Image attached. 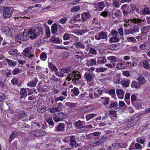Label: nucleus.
<instances>
[{
  "label": "nucleus",
  "instance_id": "obj_1",
  "mask_svg": "<svg viewBox=\"0 0 150 150\" xmlns=\"http://www.w3.org/2000/svg\"><path fill=\"white\" fill-rule=\"evenodd\" d=\"M81 77V75L78 71H74L69 74L67 80L70 81L71 80L75 83H76L77 80H79Z\"/></svg>",
  "mask_w": 150,
  "mask_h": 150
},
{
  "label": "nucleus",
  "instance_id": "obj_2",
  "mask_svg": "<svg viewBox=\"0 0 150 150\" xmlns=\"http://www.w3.org/2000/svg\"><path fill=\"white\" fill-rule=\"evenodd\" d=\"M0 9L3 11H2V12L3 13V17L4 18L10 17L13 14V11L9 7H2Z\"/></svg>",
  "mask_w": 150,
  "mask_h": 150
},
{
  "label": "nucleus",
  "instance_id": "obj_3",
  "mask_svg": "<svg viewBox=\"0 0 150 150\" xmlns=\"http://www.w3.org/2000/svg\"><path fill=\"white\" fill-rule=\"evenodd\" d=\"M30 134L31 136L38 137L45 136L46 134V133L45 132L42 130H36L31 131L30 132Z\"/></svg>",
  "mask_w": 150,
  "mask_h": 150
},
{
  "label": "nucleus",
  "instance_id": "obj_4",
  "mask_svg": "<svg viewBox=\"0 0 150 150\" xmlns=\"http://www.w3.org/2000/svg\"><path fill=\"white\" fill-rule=\"evenodd\" d=\"M66 116L64 113L60 112L55 113L54 116L53 118L55 122L61 121L62 119L66 118Z\"/></svg>",
  "mask_w": 150,
  "mask_h": 150
},
{
  "label": "nucleus",
  "instance_id": "obj_5",
  "mask_svg": "<svg viewBox=\"0 0 150 150\" xmlns=\"http://www.w3.org/2000/svg\"><path fill=\"white\" fill-rule=\"evenodd\" d=\"M95 38L97 40H100L101 39H105L106 40H107V35L105 33L101 32L98 34L95 35Z\"/></svg>",
  "mask_w": 150,
  "mask_h": 150
},
{
  "label": "nucleus",
  "instance_id": "obj_6",
  "mask_svg": "<svg viewBox=\"0 0 150 150\" xmlns=\"http://www.w3.org/2000/svg\"><path fill=\"white\" fill-rule=\"evenodd\" d=\"M23 34H17V37L16 38V40H18L19 39L21 40H26L29 38L28 36L27 35L24 34V32H23Z\"/></svg>",
  "mask_w": 150,
  "mask_h": 150
},
{
  "label": "nucleus",
  "instance_id": "obj_7",
  "mask_svg": "<svg viewBox=\"0 0 150 150\" xmlns=\"http://www.w3.org/2000/svg\"><path fill=\"white\" fill-rule=\"evenodd\" d=\"M138 118L137 117H132L130 118L128 121L127 125L129 126L130 125L129 127L132 125L133 126L134 125L136 124L137 122Z\"/></svg>",
  "mask_w": 150,
  "mask_h": 150
},
{
  "label": "nucleus",
  "instance_id": "obj_8",
  "mask_svg": "<svg viewBox=\"0 0 150 150\" xmlns=\"http://www.w3.org/2000/svg\"><path fill=\"white\" fill-rule=\"evenodd\" d=\"M22 54L23 55H25L26 57H29L30 58H31L33 56V54H30L29 47L25 48L23 51L22 53Z\"/></svg>",
  "mask_w": 150,
  "mask_h": 150
},
{
  "label": "nucleus",
  "instance_id": "obj_9",
  "mask_svg": "<svg viewBox=\"0 0 150 150\" xmlns=\"http://www.w3.org/2000/svg\"><path fill=\"white\" fill-rule=\"evenodd\" d=\"M91 17V15L89 12H84L81 15V18L83 21L85 22L89 18Z\"/></svg>",
  "mask_w": 150,
  "mask_h": 150
},
{
  "label": "nucleus",
  "instance_id": "obj_10",
  "mask_svg": "<svg viewBox=\"0 0 150 150\" xmlns=\"http://www.w3.org/2000/svg\"><path fill=\"white\" fill-rule=\"evenodd\" d=\"M139 28L136 25H133L131 28V31H132V33L138 32Z\"/></svg>",
  "mask_w": 150,
  "mask_h": 150
},
{
  "label": "nucleus",
  "instance_id": "obj_11",
  "mask_svg": "<svg viewBox=\"0 0 150 150\" xmlns=\"http://www.w3.org/2000/svg\"><path fill=\"white\" fill-rule=\"evenodd\" d=\"M64 128L63 124L59 123L57 126L56 131H63L64 130Z\"/></svg>",
  "mask_w": 150,
  "mask_h": 150
},
{
  "label": "nucleus",
  "instance_id": "obj_12",
  "mask_svg": "<svg viewBox=\"0 0 150 150\" xmlns=\"http://www.w3.org/2000/svg\"><path fill=\"white\" fill-rule=\"evenodd\" d=\"M131 87L133 88L138 89H139L140 87V86L139 85V84L138 82L135 81H132L131 85Z\"/></svg>",
  "mask_w": 150,
  "mask_h": 150
},
{
  "label": "nucleus",
  "instance_id": "obj_13",
  "mask_svg": "<svg viewBox=\"0 0 150 150\" xmlns=\"http://www.w3.org/2000/svg\"><path fill=\"white\" fill-rule=\"evenodd\" d=\"M130 21H132L134 23H137L138 25H140L141 23V22L143 21L141 19L133 18L132 19H130Z\"/></svg>",
  "mask_w": 150,
  "mask_h": 150
},
{
  "label": "nucleus",
  "instance_id": "obj_14",
  "mask_svg": "<svg viewBox=\"0 0 150 150\" xmlns=\"http://www.w3.org/2000/svg\"><path fill=\"white\" fill-rule=\"evenodd\" d=\"M70 139V146L71 147L74 146L76 144V141L75 140V137L74 136H71Z\"/></svg>",
  "mask_w": 150,
  "mask_h": 150
},
{
  "label": "nucleus",
  "instance_id": "obj_15",
  "mask_svg": "<svg viewBox=\"0 0 150 150\" xmlns=\"http://www.w3.org/2000/svg\"><path fill=\"white\" fill-rule=\"evenodd\" d=\"M98 59H99L97 60V62L98 64H104L106 62V59L105 57L98 58Z\"/></svg>",
  "mask_w": 150,
  "mask_h": 150
},
{
  "label": "nucleus",
  "instance_id": "obj_16",
  "mask_svg": "<svg viewBox=\"0 0 150 150\" xmlns=\"http://www.w3.org/2000/svg\"><path fill=\"white\" fill-rule=\"evenodd\" d=\"M84 122L81 121L80 120L79 121L75 123V125L79 129H81L83 127V125Z\"/></svg>",
  "mask_w": 150,
  "mask_h": 150
},
{
  "label": "nucleus",
  "instance_id": "obj_17",
  "mask_svg": "<svg viewBox=\"0 0 150 150\" xmlns=\"http://www.w3.org/2000/svg\"><path fill=\"white\" fill-rule=\"evenodd\" d=\"M47 108L45 106H40L37 108L38 111L39 113L45 112L46 111Z\"/></svg>",
  "mask_w": 150,
  "mask_h": 150
},
{
  "label": "nucleus",
  "instance_id": "obj_18",
  "mask_svg": "<svg viewBox=\"0 0 150 150\" xmlns=\"http://www.w3.org/2000/svg\"><path fill=\"white\" fill-rule=\"evenodd\" d=\"M84 77L87 81L90 82L92 79V76L91 74L88 73H86L84 75Z\"/></svg>",
  "mask_w": 150,
  "mask_h": 150
},
{
  "label": "nucleus",
  "instance_id": "obj_19",
  "mask_svg": "<svg viewBox=\"0 0 150 150\" xmlns=\"http://www.w3.org/2000/svg\"><path fill=\"white\" fill-rule=\"evenodd\" d=\"M137 80L139 81L138 83L139 84V85H143L145 83V79L143 77L141 76L137 78Z\"/></svg>",
  "mask_w": 150,
  "mask_h": 150
},
{
  "label": "nucleus",
  "instance_id": "obj_20",
  "mask_svg": "<svg viewBox=\"0 0 150 150\" xmlns=\"http://www.w3.org/2000/svg\"><path fill=\"white\" fill-rule=\"evenodd\" d=\"M77 48H80L82 49H84L85 48V46L81 44V41L77 42L75 45Z\"/></svg>",
  "mask_w": 150,
  "mask_h": 150
},
{
  "label": "nucleus",
  "instance_id": "obj_21",
  "mask_svg": "<svg viewBox=\"0 0 150 150\" xmlns=\"http://www.w3.org/2000/svg\"><path fill=\"white\" fill-rule=\"evenodd\" d=\"M38 81V80L36 79L34 81H32L31 82L29 83L28 84V86L34 87L36 85V83Z\"/></svg>",
  "mask_w": 150,
  "mask_h": 150
},
{
  "label": "nucleus",
  "instance_id": "obj_22",
  "mask_svg": "<svg viewBox=\"0 0 150 150\" xmlns=\"http://www.w3.org/2000/svg\"><path fill=\"white\" fill-rule=\"evenodd\" d=\"M96 114L91 113L88 114L86 115V119L87 121L91 119L94 117L96 115Z\"/></svg>",
  "mask_w": 150,
  "mask_h": 150
},
{
  "label": "nucleus",
  "instance_id": "obj_23",
  "mask_svg": "<svg viewBox=\"0 0 150 150\" xmlns=\"http://www.w3.org/2000/svg\"><path fill=\"white\" fill-rule=\"evenodd\" d=\"M71 92L75 96H77L79 93V91L78 88L76 87H74L71 90Z\"/></svg>",
  "mask_w": 150,
  "mask_h": 150
},
{
  "label": "nucleus",
  "instance_id": "obj_24",
  "mask_svg": "<svg viewBox=\"0 0 150 150\" xmlns=\"http://www.w3.org/2000/svg\"><path fill=\"white\" fill-rule=\"evenodd\" d=\"M51 42H54V43H60V41L59 38H55L54 37H52L51 38Z\"/></svg>",
  "mask_w": 150,
  "mask_h": 150
},
{
  "label": "nucleus",
  "instance_id": "obj_25",
  "mask_svg": "<svg viewBox=\"0 0 150 150\" xmlns=\"http://www.w3.org/2000/svg\"><path fill=\"white\" fill-rule=\"evenodd\" d=\"M120 39L119 38L114 37L111 38L109 40V42L110 43L112 42H118L119 41Z\"/></svg>",
  "mask_w": 150,
  "mask_h": 150
},
{
  "label": "nucleus",
  "instance_id": "obj_26",
  "mask_svg": "<svg viewBox=\"0 0 150 150\" xmlns=\"http://www.w3.org/2000/svg\"><path fill=\"white\" fill-rule=\"evenodd\" d=\"M101 99H104L105 101H104L103 103L104 105H107L109 104V98L108 97H101Z\"/></svg>",
  "mask_w": 150,
  "mask_h": 150
},
{
  "label": "nucleus",
  "instance_id": "obj_27",
  "mask_svg": "<svg viewBox=\"0 0 150 150\" xmlns=\"http://www.w3.org/2000/svg\"><path fill=\"white\" fill-rule=\"evenodd\" d=\"M80 9V7L79 6H76L73 7L71 10V12H75L78 11Z\"/></svg>",
  "mask_w": 150,
  "mask_h": 150
},
{
  "label": "nucleus",
  "instance_id": "obj_28",
  "mask_svg": "<svg viewBox=\"0 0 150 150\" xmlns=\"http://www.w3.org/2000/svg\"><path fill=\"white\" fill-rule=\"evenodd\" d=\"M26 92V91L25 88H23L21 89L20 92V94L21 95L20 97L21 99H22L24 97L23 95Z\"/></svg>",
  "mask_w": 150,
  "mask_h": 150
},
{
  "label": "nucleus",
  "instance_id": "obj_29",
  "mask_svg": "<svg viewBox=\"0 0 150 150\" xmlns=\"http://www.w3.org/2000/svg\"><path fill=\"white\" fill-rule=\"evenodd\" d=\"M49 67L50 69L55 71V72H57L58 71V69L56 66L52 63H50L49 64Z\"/></svg>",
  "mask_w": 150,
  "mask_h": 150
},
{
  "label": "nucleus",
  "instance_id": "obj_30",
  "mask_svg": "<svg viewBox=\"0 0 150 150\" xmlns=\"http://www.w3.org/2000/svg\"><path fill=\"white\" fill-rule=\"evenodd\" d=\"M57 30V25L56 24H54L51 27L52 33H55Z\"/></svg>",
  "mask_w": 150,
  "mask_h": 150
},
{
  "label": "nucleus",
  "instance_id": "obj_31",
  "mask_svg": "<svg viewBox=\"0 0 150 150\" xmlns=\"http://www.w3.org/2000/svg\"><path fill=\"white\" fill-rule=\"evenodd\" d=\"M107 59L108 60L110 61V62H116L117 60L115 56H111L108 57Z\"/></svg>",
  "mask_w": 150,
  "mask_h": 150
},
{
  "label": "nucleus",
  "instance_id": "obj_32",
  "mask_svg": "<svg viewBox=\"0 0 150 150\" xmlns=\"http://www.w3.org/2000/svg\"><path fill=\"white\" fill-rule=\"evenodd\" d=\"M40 58L42 60H45L47 58V56L45 52H42L40 55Z\"/></svg>",
  "mask_w": 150,
  "mask_h": 150
},
{
  "label": "nucleus",
  "instance_id": "obj_33",
  "mask_svg": "<svg viewBox=\"0 0 150 150\" xmlns=\"http://www.w3.org/2000/svg\"><path fill=\"white\" fill-rule=\"evenodd\" d=\"M86 60L90 62L91 65V66L95 65L97 63L96 60L94 59H91L90 60Z\"/></svg>",
  "mask_w": 150,
  "mask_h": 150
},
{
  "label": "nucleus",
  "instance_id": "obj_34",
  "mask_svg": "<svg viewBox=\"0 0 150 150\" xmlns=\"http://www.w3.org/2000/svg\"><path fill=\"white\" fill-rule=\"evenodd\" d=\"M6 61L8 62V64L10 66H14L16 64V62H14L13 61L7 59Z\"/></svg>",
  "mask_w": 150,
  "mask_h": 150
},
{
  "label": "nucleus",
  "instance_id": "obj_35",
  "mask_svg": "<svg viewBox=\"0 0 150 150\" xmlns=\"http://www.w3.org/2000/svg\"><path fill=\"white\" fill-rule=\"evenodd\" d=\"M144 67L145 69H148L149 68L148 62L147 60H145L143 62Z\"/></svg>",
  "mask_w": 150,
  "mask_h": 150
},
{
  "label": "nucleus",
  "instance_id": "obj_36",
  "mask_svg": "<svg viewBox=\"0 0 150 150\" xmlns=\"http://www.w3.org/2000/svg\"><path fill=\"white\" fill-rule=\"evenodd\" d=\"M65 105L70 108H73L75 106V104L73 103L67 102L65 104Z\"/></svg>",
  "mask_w": 150,
  "mask_h": 150
},
{
  "label": "nucleus",
  "instance_id": "obj_37",
  "mask_svg": "<svg viewBox=\"0 0 150 150\" xmlns=\"http://www.w3.org/2000/svg\"><path fill=\"white\" fill-rule=\"evenodd\" d=\"M142 12L144 14H149L150 13V11L149 9L148 8H144L142 10Z\"/></svg>",
  "mask_w": 150,
  "mask_h": 150
},
{
  "label": "nucleus",
  "instance_id": "obj_38",
  "mask_svg": "<svg viewBox=\"0 0 150 150\" xmlns=\"http://www.w3.org/2000/svg\"><path fill=\"white\" fill-rule=\"evenodd\" d=\"M15 33L14 30L12 28H9L8 31V32L7 33L9 35H10L12 36Z\"/></svg>",
  "mask_w": 150,
  "mask_h": 150
},
{
  "label": "nucleus",
  "instance_id": "obj_39",
  "mask_svg": "<svg viewBox=\"0 0 150 150\" xmlns=\"http://www.w3.org/2000/svg\"><path fill=\"white\" fill-rule=\"evenodd\" d=\"M20 72L21 70L20 69L18 68H16L13 71L12 73L13 75H15L20 73Z\"/></svg>",
  "mask_w": 150,
  "mask_h": 150
},
{
  "label": "nucleus",
  "instance_id": "obj_40",
  "mask_svg": "<svg viewBox=\"0 0 150 150\" xmlns=\"http://www.w3.org/2000/svg\"><path fill=\"white\" fill-rule=\"evenodd\" d=\"M67 18L64 17L61 18L59 21V23H62V24H64L67 21Z\"/></svg>",
  "mask_w": 150,
  "mask_h": 150
},
{
  "label": "nucleus",
  "instance_id": "obj_41",
  "mask_svg": "<svg viewBox=\"0 0 150 150\" xmlns=\"http://www.w3.org/2000/svg\"><path fill=\"white\" fill-rule=\"evenodd\" d=\"M16 136V134L15 133L13 132H12L9 137V143L11 142L12 140L14 139V137Z\"/></svg>",
  "mask_w": 150,
  "mask_h": 150
},
{
  "label": "nucleus",
  "instance_id": "obj_42",
  "mask_svg": "<svg viewBox=\"0 0 150 150\" xmlns=\"http://www.w3.org/2000/svg\"><path fill=\"white\" fill-rule=\"evenodd\" d=\"M18 52V50L16 49H12L9 52V54L11 55H13Z\"/></svg>",
  "mask_w": 150,
  "mask_h": 150
},
{
  "label": "nucleus",
  "instance_id": "obj_43",
  "mask_svg": "<svg viewBox=\"0 0 150 150\" xmlns=\"http://www.w3.org/2000/svg\"><path fill=\"white\" fill-rule=\"evenodd\" d=\"M89 52L91 54L96 55L98 54L97 51L95 49L91 48L90 49Z\"/></svg>",
  "mask_w": 150,
  "mask_h": 150
},
{
  "label": "nucleus",
  "instance_id": "obj_44",
  "mask_svg": "<svg viewBox=\"0 0 150 150\" xmlns=\"http://www.w3.org/2000/svg\"><path fill=\"white\" fill-rule=\"evenodd\" d=\"M136 141L137 142L140 143L142 144H143L144 143L145 140L140 137H139L137 139Z\"/></svg>",
  "mask_w": 150,
  "mask_h": 150
},
{
  "label": "nucleus",
  "instance_id": "obj_45",
  "mask_svg": "<svg viewBox=\"0 0 150 150\" xmlns=\"http://www.w3.org/2000/svg\"><path fill=\"white\" fill-rule=\"evenodd\" d=\"M65 99V98L63 96H60L57 98H55V102H56L59 100L62 101Z\"/></svg>",
  "mask_w": 150,
  "mask_h": 150
},
{
  "label": "nucleus",
  "instance_id": "obj_46",
  "mask_svg": "<svg viewBox=\"0 0 150 150\" xmlns=\"http://www.w3.org/2000/svg\"><path fill=\"white\" fill-rule=\"evenodd\" d=\"M25 115V112L23 111H21L19 112L18 115V117L20 119H22V117H23Z\"/></svg>",
  "mask_w": 150,
  "mask_h": 150
},
{
  "label": "nucleus",
  "instance_id": "obj_47",
  "mask_svg": "<svg viewBox=\"0 0 150 150\" xmlns=\"http://www.w3.org/2000/svg\"><path fill=\"white\" fill-rule=\"evenodd\" d=\"M117 106V103L112 102L110 103L109 107L111 108H114Z\"/></svg>",
  "mask_w": 150,
  "mask_h": 150
},
{
  "label": "nucleus",
  "instance_id": "obj_48",
  "mask_svg": "<svg viewBox=\"0 0 150 150\" xmlns=\"http://www.w3.org/2000/svg\"><path fill=\"white\" fill-rule=\"evenodd\" d=\"M129 81L130 80H129L127 81H125L123 82H122V84L125 87H127L129 85Z\"/></svg>",
  "mask_w": 150,
  "mask_h": 150
},
{
  "label": "nucleus",
  "instance_id": "obj_49",
  "mask_svg": "<svg viewBox=\"0 0 150 150\" xmlns=\"http://www.w3.org/2000/svg\"><path fill=\"white\" fill-rule=\"evenodd\" d=\"M63 38L64 40H68L70 38V35L67 33H66L64 35Z\"/></svg>",
  "mask_w": 150,
  "mask_h": 150
},
{
  "label": "nucleus",
  "instance_id": "obj_50",
  "mask_svg": "<svg viewBox=\"0 0 150 150\" xmlns=\"http://www.w3.org/2000/svg\"><path fill=\"white\" fill-rule=\"evenodd\" d=\"M98 5L99 7L101 9H103L105 6V4L103 2H101L98 3Z\"/></svg>",
  "mask_w": 150,
  "mask_h": 150
},
{
  "label": "nucleus",
  "instance_id": "obj_51",
  "mask_svg": "<svg viewBox=\"0 0 150 150\" xmlns=\"http://www.w3.org/2000/svg\"><path fill=\"white\" fill-rule=\"evenodd\" d=\"M125 92L121 89H117L116 90V93L117 95L119 94H124Z\"/></svg>",
  "mask_w": 150,
  "mask_h": 150
},
{
  "label": "nucleus",
  "instance_id": "obj_52",
  "mask_svg": "<svg viewBox=\"0 0 150 150\" xmlns=\"http://www.w3.org/2000/svg\"><path fill=\"white\" fill-rule=\"evenodd\" d=\"M135 149H141L142 148V146L139 143H134Z\"/></svg>",
  "mask_w": 150,
  "mask_h": 150
},
{
  "label": "nucleus",
  "instance_id": "obj_53",
  "mask_svg": "<svg viewBox=\"0 0 150 150\" xmlns=\"http://www.w3.org/2000/svg\"><path fill=\"white\" fill-rule=\"evenodd\" d=\"M124 33L125 35H129L132 33V31H131V28L129 29H125L124 30Z\"/></svg>",
  "mask_w": 150,
  "mask_h": 150
},
{
  "label": "nucleus",
  "instance_id": "obj_54",
  "mask_svg": "<svg viewBox=\"0 0 150 150\" xmlns=\"http://www.w3.org/2000/svg\"><path fill=\"white\" fill-rule=\"evenodd\" d=\"M111 34L114 37H117L118 35V33L116 31H112L111 33Z\"/></svg>",
  "mask_w": 150,
  "mask_h": 150
},
{
  "label": "nucleus",
  "instance_id": "obj_55",
  "mask_svg": "<svg viewBox=\"0 0 150 150\" xmlns=\"http://www.w3.org/2000/svg\"><path fill=\"white\" fill-rule=\"evenodd\" d=\"M90 23L92 24H97V21L96 19L95 18H93L92 20H90Z\"/></svg>",
  "mask_w": 150,
  "mask_h": 150
},
{
  "label": "nucleus",
  "instance_id": "obj_56",
  "mask_svg": "<svg viewBox=\"0 0 150 150\" xmlns=\"http://www.w3.org/2000/svg\"><path fill=\"white\" fill-rule=\"evenodd\" d=\"M88 30H79L78 32V33L80 35H82L87 32Z\"/></svg>",
  "mask_w": 150,
  "mask_h": 150
},
{
  "label": "nucleus",
  "instance_id": "obj_57",
  "mask_svg": "<svg viewBox=\"0 0 150 150\" xmlns=\"http://www.w3.org/2000/svg\"><path fill=\"white\" fill-rule=\"evenodd\" d=\"M5 98V96L2 93H0V102L1 101L4 100Z\"/></svg>",
  "mask_w": 150,
  "mask_h": 150
},
{
  "label": "nucleus",
  "instance_id": "obj_58",
  "mask_svg": "<svg viewBox=\"0 0 150 150\" xmlns=\"http://www.w3.org/2000/svg\"><path fill=\"white\" fill-rule=\"evenodd\" d=\"M106 70V68L101 67L97 69L96 70L97 72H102L105 71Z\"/></svg>",
  "mask_w": 150,
  "mask_h": 150
},
{
  "label": "nucleus",
  "instance_id": "obj_59",
  "mask_svg": "<svg viewBox=\"0 0 150 150\" xmlns=\"http://www.w3.org/2000/svg\"><path fill=\"white\" fill-rule=\"evenodd\" d=\"M55 75L60 77H63L64 75V74L62 72H57V71L55 73Z\"/></svg>",
  "mask_w": 150,
  "mask_h": 150
},
{
  "label": "nucleus",
  "instance_id": "obj_60",
  "mask_svg": "<svg viewBox=\"0 0 150 150\" xmlns=\"http://www.w3.org/2000/svg\"><path fill=\"white\" fill-rule=\"evenodd\" d=\"M30 37L31 39H35L37 37V35L35 32H34L33 34H31V35Z\"/></svg>",
  "mask_w": 150,
  "mask_h": 150
},
{
  "label": "nucleus",
  "instance_id": "obj_61",
  "mask_svg": "<svg viewBox=\"0 0 150 150\" xmlns=\"http://www.w3.org/2000/svg\"><path fill=\"white\" fill-rule=\"evenodd\" d=\"M42 41L40 40L38 42H36L34 45V46H35L39 47L42 44L41 42Z\"/></svg>",
  "mask_w": 150,
  "mask_h": 150
},
{
  "label": "nucleus",
  "instance_id": "obj_62",
  "mask_svg": "<svg viewBox=\"0 0 150 150\" xmlns=\"http://www.w3.org/2000/svg\"><path fill=\"white\" fill-rule=\"evenodd\" d=\"M50 112L51 113H53L56 111H58V109L57 108H53L50 109Z\"/></svg>",
  "mask_w": 150,
  "mask_h": 150
},
{
  "label": "nucleus",
  "instance_id": "obj_63",
  "mask_svg": "<svg viewBox=\"0 0 150 150\" xmlns=\"http://www.w3.org/2000/svg\"><path fill=\"white\" fill-rule=\"evenodd\" d=\"M47 122L50 125H51L52 126L53 125L54 123L52 119L51 118H49Z\"/></svg>",
  "mask_w": 150,
  "mask_h": 150
},
{
  "label": "nucleus",
  "instance_id": "obj_64",
  "mask_svg": "<svg viewBox=\"0 0 150 150\" xmlns=\"http://www.w3.org/2000/svg\"><path fill=\"white\" fill-rule=\"evenodd\" d=\"M109 116L111 117L112 116L115 117L116 116L115 114L113 111L110 110L109 113Z\"/></svg>",
  "mask_w": 150,
  "mask_h": 150
}]
</instances>
